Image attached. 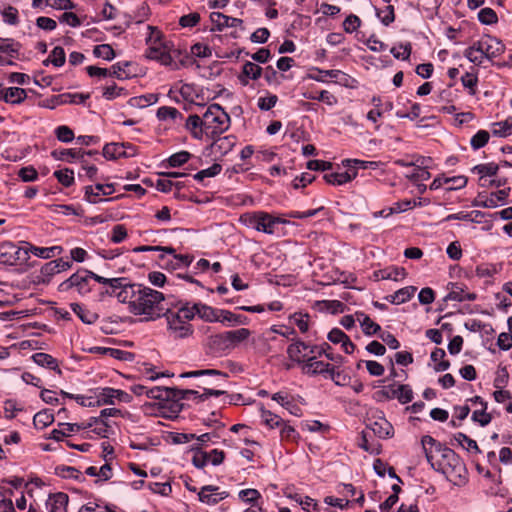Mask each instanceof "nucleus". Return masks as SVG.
Returning <instances> with one entry per match:
<instances>
[{
  "mask_svg": "<svg viewBox=\"0 0 512 512\" xmlns=\"http://www.w3.org/2000/svg\"><path fill=\"white\" fill-rule=\"evenodd\" d=\"M421 444L428 463L435 471L444 474L455 485L466 482L467 470L465 464L454 450L446 447L430 435L423 436Z\"/></svg>",
  "mask_w": 512,
  "mask_h": 512,
  "instance_id": "1",
  "label": "nucleus"
},
{
  "mask_svg": "<svg viewBox=\"0 0 512 512\" xmlns=\"http://www.w3.org/2000/svg\"><path fill=\"white\" fill-rule=\"evenodd\" d=\"M126 300L129 311L134 315H144L145 321L156 320L166 314L162 292L137 283H131L120 298Z\"/></svg>",
  "mask_w": 512,
  "mask_h": 512,
  "instance_id": "2",
  "label": "nucleus"
},
{
  "mask_svg": "<svg viewBox=\"0 0 512 512\" xmlns=\"http://www.w3.org/2000/svg\"><path fill=\"white\" fill-rule=\"evenodd\" d=\"M317 214L326 215V210L321 207L318 209H309L303 212L290 211L282 216H274L265 211H254L245 213L240 217V221L249 224H293L287 218L305 219Z\"/></svg>",
  "mask_w": 512,
  "mask_h": 512,
  "instance_id": "3",
  "label": "nucleus"
},
{
  "mask_svg": "<svg viewBox=\"0 0 512 512\" xmlns=\"http://www.w3.org/2000/svg\"><path fill=\"white\" fill-rule=\"evenodd\" d=\"M148 30L150 33L146 38L148 48L146 49L145 56L148 59L159 61L162 65L170 66L174 61L172 52H176L173 49L172 42L166 41L161 31L157 28L148 26Z\"/></svg>",
  "mask_w": 512,
  "mask_h": 512,
  "instance_id": "4",
  "label": "nucleus"
},
{
  "mask_svg": "<svg viewBox=\"0 0 512 512\" xmlns=\"http://www.w3.org/2000/svg\"><path fill=\"white\" fill-rule=\"evenodd\" d=\"M133 251L135 253L161 251L162 253L158 256L157 263L159 267L166 270H178L189 267L194 260L192 255L176 254V250L173 247L143 245L134 248Z\"/></svg>",
  "mask_w": 512,
  "mask_h": 512,
  "instance_id": "5",
  "label": "nucleus"
},
{
  "mask_svg": "<svg viewBox=\"0 0 512 512\" xmlns=\"http://www.w3.org/2000/svg\"><path fill=\"white\" fill-rule=\"evenodd\" d=\"M207 139H214L226 132L231 125L229 114L219 104H211L202 115Z\"/></svg>",
  "mask_w": 512,
  "mask_h": 512,
  "instance_id": "6",
  "label": "nucleus"
},
{
  "mask_svg": "<svg viewBox=\"0 0 512 512\" xmlns=\"http://www.w3.org/2000/svg\"><path fill=\"white\" fill-rule=\"evenodd\" d=\"M96 276L99 275L93 271L83 268L78 269L69 278L59 284L58 291L63 293L75 289L79 295L84 296L91 291L90 281H95Z\"/></svg>",
  "mask_w": 512,
  "mask_h": 512,
  "instance_id": "7",
  "label": "nucleus"
},
{
  "mask_svg": "<svg viewBox=\"0 0 512 512\" xmlns=\"http://www.w3.org/2000/svg\"><path fill=\"white\" fill-rule=\"evenodd\" d=\"M95 281L102 284L104 287L99 291V299L104 300L106 297H116L120 303H126L124 298L120 295L128 290L130 281L125 277L105 278L103 276H96Z\"/></svg>",
  "mask_w": 512,
  "mask_h": 512,
  "instance_id": "8",
  "label": "nucleus"
},
{
  "mask_svg": "<svg viewBox=\"0 0 512 512\" xmlns=\"http://www.w3.org/2000/svg\"><path fill=\"white\" fill-rule=\"evenodd\" d=\"M374 398L377 401L397 399L401 404H407L413 399V390L407 384H391L375 392Z\"/></svg>",
  "mask_w": 512,
  "mask_h": 512,
  "instance_id": "9",
  "label": "nucleus"
},
{
  "mask_svg": "<svg viewBox=\"0 0 512 512\" xmlns=\"http://www.w3.org/2000/svg\"><path fill=\"white\" fill-rule=\"evenodd\" d=\"M164 316L167 319L168 329L173 334L174 338H185L193 333L192 325L179 318L178 315L173 314L169 308H166V314Z\"/></svg>",
  "mask_w": 512,
  "mask_h": 512,
  "instance_id": "10",
  "label": "nucleus"
},
{
  "mask_svg": "<svg viewBox=\"0 0 512 512\" xmlns=\"http://www.w3.org/2000/svg\"><path fill=\"white\" fill-rule=\"evenodd\" d=\"M475 49L479 51L484 58L493 59L504 52V45L496 38L488 37L487 40L474 42Z\"/></svg>",
  "mask_w": 512,
  "mask_h": 512,
  "instance_id": "11",
  "label": "nucleus"
},
{
  "mask_svg": "<svg viewBox=\"0 0 512 512\" xmlns=\"http://www.w3.org/2000/svg\"><path fill=\"white\" fill-rule=\"evenodd\" d=\"M210 20L212 23L211 31H222L226 27L240 28L241 30H244L242 19L230 17L220 12L211 13Z\"/></svg>",
  "mask_w": 512,
  "mask_h": 512,
  "instance_id": "12",
  "label": "nucleus"
},
{
  "mask_svg": "<svg viewBox=\"0 0 512 512\" xmlns=\"http://www.w3.org/2000/svg\"><path fill=\"white\" fill-rule=\"evenodd\" d=\"M114 190L113 184H96L94 187L86 186L84 198L88 202L96 204L103 200L102 196L111 195Z\"/></svg>",
  "mask_w": 512,
  "mask_h": 512,
  "instance_id": "13",
  "label": "nucleus"
},
{
  "mask_svg": "<svg viewBox=\"0 0 512 512\" xmlns=\"http://www.w3.org/2000/svg\"><path fill=\"white\" fill-rule=\"evenodd\" d=\"M225 393H226L225 390L205 388L204 392L202 394H200L196 390L175 388V398H178V399H181V400H183V399H192L193 398V399H198L199 401H204L209 396H216V397H218V396L223 395Z\"/></svg>",
  "mask_w": 512,
  "mask_h": 512,
  "instance_id": "14",
  "label": "nucleus"
},
{
  "mask_svg": "<svg viewBox=\"0 0 512 512\" xmlns=\"http://www.w3.org/2000/svg\"><path fill=\"white\" fill-rule=\"evenodd\" d=\"M178 398H168L163 402H159V413L163 418L175 419L183 410L184 404Z\"/></svg>",
  "mask_w": 512,
  "mask_h": 512,
  "instance_id": "15",
  "label": "nucleus"
},
{
  "mask_svg": "<svg viewBox=\"0 0 512 512\" xmlns=\"http://www.w3.org/2000/svg\"><path fill=\"white\" fill-rule=\"evenodd\" d=\"M219 487L214 485H206L198 492L200 502L208 505H216L228 496L226 492H218Z\"/></svg>",
  "mask_w": 512,
  "mask_h": 512,
  "instance_id": "16",
  "label": "nucleus"
},
{
  "mask_svg": "<svg viewBox=\"0 0 512 512\" xmlns=\"http://www.w3.org/2000/svg\"><path fill=\"white\" fill-rule=\"evenodd\" d=\"M367 427L373 431L374 435L382 439L391 438L394 435V428L392 424L383 416H380L373 421L370 420Z\"/></svg>",
  "mask_w": 512,
  "mask_h": 512,
  "instance_id": "17",
  "label": "nucleus"
},
{
  "mask_svg": "<svg viewBox=\"0 0 512 512\" xmlns=\"http://www.w3.org/2000/svg\"><path fill=\"white\" fill-rule=\"evenodd\" d=\"M185 128L194 139L202 140L205 137L204 120L198 114H190L186 118Z\"/></svg>",
  "mask_w": 512,
  "mask_h": 512,
  "instance_id": "18",
  "label": "nucleus"
},
{
  "mask_svg": "<svg viewBox=\"0 0 512 512\" xmlns=\"http://www.w3.org/2000/svg\"><path fill=\"white\" fill-rule=\"evenodd\" d=\"M206 347L210 355H221L225 351L229 350L225 332L210 335L206 340Z\"/></svg>",
  "mask_w": 512,
  "mask_h": 512,
  "instance_id": "19",
  "label": "nucleus"
},
{
  "mask_svg": "<svg viewBox=\"0 0 512 512\" xmlns=\"http://www.w3.org/2000/svg\"><path fill=\"white\" fill-rule=\"evenodd\" d=\"M89 97V93H63L53 96L51 99L52 105L49 107L55 108L57 105L61 104H83Z\"/></svg>",
  "mask_w": 512,
  "mask_h": 512,
  "instance_id": "20",
  "label": "nucleus"
},
{
  "mask_svg": "<svg viewBox=\"0 0 512 512\" xmlns=\"http://www.w3.org/2000/svg\"><path fill=\"white\" fill-rule=\"evenodd\" d=\"M311 346L312 345L306 344L300 339L294 340V342L287 347V355L290 360L301 364L305 361V359H307L306 354H303V351L308 349L310 351Z\"/></svg>",
  "mask_w": 512,
  "mask_h": 512,
  "instance_id": "21",
  "label": "nucleus"
},
{
  "mask_svg": "<svg viewBox=\"0 0 512 512\" xmlns=\"http://www.w3.org/2000/svg\"><path fill=\"white\" fill-rule=\"evenodd\" d=\"M125 145L122 143H108L103 148V156L109 160H116L119 158L133 157V151L128 152L125 150Z\"/></svg>",
  "mask_w": 512,
  "mask_h": 512,
  "instance_id": "22",
  "label": "nucleus"
},
{
  "mask_svg": "<svg viewBox=\"0 0 512 512\" xmlns=\"http://www.w3.org/2000/svg\"><path fill=\"white\" fill-rule=\"evenodd\" d=\"M68 502V495L63 492H58L49 496L45 506L49 512H66Z\"/></svg>",
  "mask_w": 512,
  "mask_h": 512,
  "instance_id": "23",
  "label": "nucleus"
},
{
  "mask_svg": "<svg viewBox=\"0 0 512 512\" xmlns=\"http://www.w3.org/2000/svg\"><path fill=\"white\" fill-rule=\"evenodd\" d=\"M27 249L29 255L32 253L41 259H52L63 252V248L58 245L51 247H38L31 243H27Z\"/></svg>",
  "mask_w": 512,
  "mask_h": 512,
  "instance_id": "24",
  "label": "nucleus"
},
{
  "mask_svg": "<svg viewBox=\"0 0 512 512\" xmlns=\"http://www.w3.org/2000/svg\"><path fill=\"white\" fill-rule=\"evenodd\" d=\"M407 275L405 268L402 267H387L385 269H380L374 271L373 277L376 281L378 280H394L398 281L400 279H404Z\"/></svg>",
  "mask_w": 512,
  "mask_h": 512,
  "instance_id": "25",
  "label": "nucleus"
},
{
  "mask_svg": "<svg viewBox=\"0 0 512 512\" xmlns=\"http://www.w3.org/2000/svg\"><path fill=\"white\" fill-rule=\"evenodd\" d=\"M27 97V91L19 87H9L0 91V99L10 104H21Z\"/></svg>",
  "mask_w": 512,
  "mask_h": 512,
  "instance_id": "26",
  "label": "nucleus"
},
{
  "mask_svg": "<svg viewBox=\"0 0 512 512\" xmlns=\"http://www.w3.org/2000/svg\"><path fill=\"white\" fill-rule=\"evenodd\" d=\"M211 140V148L221 155H226L227 153H229L236 144V137L233 135H228L224 137H221L220 135Z\"/></svg>",
  "mask_w": 512,
  "mask_h": 512,
  "instance_id": "27",
  "label": "nucleus"
},
{
  "mask_svg": "<svg viewBox=\"0 0 512 512\" xmlns=\"http://www.w3.org/2000/svg\"><path fill=\"white\" fill-rule=\"evenodd\" d=\"M263 69L254 62L246 61L242 67L239 80L242 85H248V79L257 80L261 77Z\"/></svg>",
  "mask_w": 512,
  "mask_h": 512,
  "instance_id": "28",
  "label": "nucleus"
},
{
  "mask_svg": "<svg viewBox=\"0 0 512 512\" xmlns=\"http://www.w3.org/2000/svg\"><path fill=\"white\" fill-rule=\"evenodd\" d=\"M331 365L324 363L323 361L316 360V357H308L303 366L304 373L316 375V374H328Z\"/></svg>",
  "mask_w": 512,
  "mask_h": 512,
  "instance_id": "29",
  "label": "nucleus"
},
{
  "mask_svg": "<svg viewBox=\"0 0 512 512\" xmlns=\"http://www.w3.org/2000/svg\"><path fill=\"white\" fill-rule=\"evenodd\" d=\"M470 401L471 402H480V405H481L480 410H475L472 413V420L474 422L479 423V425L482 427L488 425L491 422L492 417L490 414L486 413L487 402H485L480 396H474L473 398L470 399Z\"/></svg>",
  "mask_w": 512,
  "mask_h": 512,
  "instance_id": "30",
  "label": "nucleus"
},
{
  "mask_svg": "<svg viewBox=\"0 0 512 512\" xmlns=\"http://www.w3.org/2000/svg\"><path fill=\"white\" fill-rule=\"evenodd\" d=\"M417 288L415 286H407L397 290L394 294L387 295L385 300L390 302L391 304L399 305L410 300Z\"/></svg>",
  "mask_w": 512,
  "mask_h": 512,
  "instance_id": "31",
  "label": "nucleus"
},
{
  "mask_svg": "<svg viewBox=\"0 0 512 512\" xmlns=\"http://www.w3.org/2000/svg\"><path fill=\"white\" fill-rule=\"evenodd\" d=\"M94 395L96 398V406L113 405L116 396V389L111 387H99L94 390Z\"/></svg>",
  "mask_w": 512,
  "mask_h": 512,
  "instance_id": "32",
  "label": "nucleus"
},
{
  "mask_svg": "<svg viewBox=\"0 0 512 512\" xmlns=\"http://www.w3.org/2000/svg\"><path fill=\"white\" fill-rule=\"evenodd\" d=\"M32 360L39 366L54 370L58 374L62 373L61 369L59 368L58 360L50 354L38 352L32 355Z\"/></svg>",
  "mask_w": 512,
  "mask_h": 512,
  "instance_id": "33",
  "label": "nucleus"
},
{
  "mask_svg": "<svg viewBox=\"0 0 512 512\" xmlns=\"http://www.w3.org/2000/svg\"><path fill=\"white\" fill-rule=\"evenodd\" d=\"M22 44L13 38L0 37V52L6 54L10 58H19V52Z\"/></svg>",
  "mask_w": 512,
  "mask_h": 512,
  "instance_id": "34",
  "label": "nucleus"
},
{
  "mask_svg": "<svg viewBox=\"0 0 512 512\" xmlns=\"http://www.w3.org/2000/svg\"><path fill=\"white\" fill-rule=\"evenodd\" d=\"M416 205L415 200H403L398 201L394 203L391 207L384 208L380 210L379 212L375 213L377 216L378 214L382 217H388L392 214H399L401 212L407 211L414 207Z\"/></svg>",
  "mask_w": 512,
  "mask_h": 512,
  "instance_id": "35",
  "label": "nucleus"
},
{
  "mask_svg": "<svg viewBox=\"0 0 512 512\" xmlns=\"http://www.w3.org/2000/svg\"><path fill=\"white\" fill-rule=\"evenodd\" d=\"M194 309H196L197 315L208 322H219L220 319V309H214L205 304H194Z\"/></svg>",
  "mask_w": 512,
  "mask_h": 512,
  "instance_id": "36",
  "label": "nucleus"
},
{
  "mask_svg": "<svg viewBox=\"0 0 512 512\" xmlns=\"http://www.w3.org/2000/svg\"><path fill=\"white\" fill-rule=\"evenodd\" d=\"M51 157L58 161L73 162L75 159H80L81 149H67L59 148L51 151Z\"/></svg>",
  "mask_w": 512,
  "mask_h": 512,
  "instance_id": "37",
  "label": "nucleus"
},
{
  "mask_svg": "<svg viewBox=\"0 0 512 512\" xmlns=\"http://www.w3.org/2000/svg\"><path fill=\"white\" fill-rule=\"evenodd\" d=\"M145 394L150 399L159 400V402H163L168 398H175V388L168 387H153L148 390H145Z\"/></svg>",
  "mask_w": 512,
  "mask_h": 512,
  "instance_id": "38",
  "label": "nucleus"
},
{
  "mask_svg": "<svg viewBox=\"0 0 512 512\" xmlns=\"http://www.w3.org/2000/svg\"><path fill=\"white\" fill-rule=\"evenodd\" d=\"M70 307L72 311L80 318L85 324H93L99 318L97 313H94L79 303H71Z\"/></svg>",
  "mask_w": 512,
  "mask_h": 512,
  "instance_id": "39",
  "label": "nucleus"
},
{
  "mask_svg": "<svg viewBox=\"0 0 512 512\" xmlns=\"http://www.w3.org/2000/svg\"><path fill=\"white\" fill-rule=\"evenodd\" d=\"M251 332L247 328H240L238 330H231L225 332V337L227 339V343L229 349L238 343L246 340L250 336Z\"/></svg>",
  "mask_w": 512,
  "mask_h": 512,
  "instance_id": "40",
  "label": "nucleus"
},
{
  "mask_svg": "<svg viewBox=\"0 0 512 512\" xmlns=\"http://www.w3.org/2000/svg\"><path fill=\"white\" fill-rule=\"evenodd\" d=\"M191 154L188 151H180L172 154L167 160H165L162 164L167 168H176L181 167L185 163L189 161L191 158Z\"/></svg>",
  "mask_w": 512,
  "mask_h": 512,
  "instance_id": "41",
  "label": "nucleus"
},
{
  "mask_svg": "<svg viewBox=\"0 0 512 512\" xmlns=\"http://www.w3.org/2000/svg\"><path fill=\"white\" fill-rule=\"evenodd\" d=\"M0 14L4 23L17 26L20 22L18 9L12 5H4L0 9Z\"/></svg>",
  "mask_w": 512,
  "mask_h": 512,
  "instance_id": "42",
  "label": "nucleus"
},
{
  "mask_svg": "<svg viewBox=\"0 0 512 512\" xmlns=\"http://www.w3.org/2000/svg\"><path fill=\"white\" fill-rule=\"evenodd\" d=\"M492 135L497 137H508L512 135V117H508L504 121L493 123Z\"/></svg>",
  "mask_w": 512,
  "mask_h": 512,
  "instance_id": "43",
  "label": "nucleus"
},
{
  "mask_svg": "<svg viewBox=\"0 0 512 512\" xmlns=\"http://www.w3.org/2000/svg\"><path fill=\"white\" fill-rule=\"evenodd\" d=\"M27 243L25 242V246L18 247L14 246V251L12 252L11 264L9 266H17L27 264L30 259V255L28 254Z\"/></svg>",
  "mask_w": 512,
  "mask_h": 512,
  "instance_id": "44",
  "label": "nucleus"
},
{
  "mask_svg": "<svg viewBox=\"0 0 512 512\" xmlns=\"http://www.w3.org/2000/svg\"><path fill=\"white\" fill-rule=\"evenodd\" d=\"M332 348L328 343H323L322 345H312L310 353L311 354H318L321 356L324 354L329 360L334 361L335 363H342L344 358L341 355H334L331 352Z\"/></svg>",
  "mask_w": 512,
  "mask_h": 512,
  "instance_id": "45",
  "label": "nucleus"
},
{
  "mask_svg": "<svg viewBox=\"0 0 512 512\" xmlns=\"http://www.w3.org/2000/svg\"><path fill=\"white\" fill-rule=\"evenodd\" d=\"M498 171L499 165L494 162L478 164L471 169L472 173L480 175V181L485 176H495Z\"/></svg>",
  "mask_w": 512,
  "mask_h": 512,
  "instance_id": "46",
  "label": "nucleus"
},
{
  "mask_svg": "<svg viewBox=\"0 0 512 512\" xmlns=\"http://www.w3.org/2000/svg\"><path fill=\"white\" fill-rule=\"evenodd\" d=\"M54 422V415L48 409H43L33 417V424L36 428H45Z\"/></svg>",
  "mask_w": 512,
  "mask_h": 512,
  "instance_id": "47",
  "label": "nucleus"
},
{
  "mask_svg": "<svg viewBox=\"0 0 512 512\" xmlns=\"http://www.w3.org/2000/svg\"><path fill=\"white\" fill-rule=\"evenodd\" d=\"M510 188L498 190L496 192H492L488 197H486L483 202L485 207H496L500 203H504L508 197Z\"/></svg>",
  "mask_w": 512,
  "mask_h": 512,
  "instance_id": "48",
  "label": "nucleus"
},
{
  "mask_svg": "<svg viewBox=\"0 0 512 512\" xmlns=\"http://www.w3.org/2000/svg\"><path fill=\"white\" fill-rule=\"evenodd\" d=\"M501 269V264L482 263L476 267L475 273L480 278L493 277L500 272Z\"/></svg>",
  "mask_w": 512,
  "mask_h": 512,
  "instance_id": "49",
  "label": "nucleus"
},
{
  "mask_svg": "<svg viewBox=\"0 0 512 512\" xmlns=\"http://www.w3.org/2000/svg\"><path fill=\"white\" fill-rule=\"evenodd\" d=\"M216 376L223 379H227L229 375L226 372H222L220 370L216 369H203V370H195V371H189L184 372L180 375L182 378H192V377H200V376Z\"/></svg>",
  "mask_w": 512,
  "mask_h": 512,
  "instance_id": "50",
  "label": "nucleus"
},
{
  "mask_svg": "<svg viewBox=\"0 0 512 512\" xmlns=\"http://www.w3.org/2000/svg\"><path fill=\"white\" fill-rule=\"evenodd\" d=\"M261 419L270 429L280 428L284 422L280 416L264 408L261 409Z\"/></svg>",
  "mask_w": 512,
  "mask_h": 512,
  "instance_id": "51",
  "label": "nucleus"
},
{
  "mask_svg": "<svg viewBox=\"0 0 512 512\" xmlns=\"http://www.w3.org/2000/svg\"><path fill=\"white\" fill-rule=\"evenodd\" d=\"M376 16L380 19L381 23L389 26L395 20V11L393 5H386L383 8H375Z\"/></svg>",
  "mask_w": 512,
  "mask_h": 512,
  "instance_id": "52",
  "label": "nucleus"
},
{
  "mask_svg": "<svg viewBox=\"0 0 512 512\" xmlns=\"http://www.w3.org/2000/svg\"><path fill=\"white\" fill-rule=\"evenodd\" d=\"M454 441H456L461 447L467 449L468 451H474L476 453H481L480 448L475 440L469 438L466 434L459 432L454 435Z\"/></svg>",
  "mask_w": 512,
  "mask_h": 512,
  "instance_id": "53",
  "label": "nucleus"
},
{
  "mask_svg": "<svg viewBox=\"0 0 512 512\" xmlns=\"http://www.w3.org/2000/svg\"><path fill=\"white\" fill-rule=\"evenodd\" d=\"M490 139V133L486 130H478L470 139L471 148L476 151L483 148Z\"/></svg>",
  "mask_w": 512,
  "mask_h": 512,
  "instance_id": "54",
  "label": "nucleus"
},
{
  "mask_svg": "<svg viewBox=\"0 0 512 512\" xmlns=\"http://www.w3.org/2000/svg\"><path fill=\"white\" fill-rule=\"evenodd\" d=\"M52 260L45 263L40 269V276L38 277V282L42 284H49L52 277L58 274L56 267L54 266Z\"/></svg>",
  "mask_w": 512,
  "mask_h": 512,
  "instance_id": "55",
  "label": "nucleus"
},
{
  "mask_svg": "<svg viewBox=\"0 0 512 512\" xmlns=\"http://www.w3.org/2000/svg\"><path fill=\"white\" fill-rule=\"evenodd\" d=\"M360 316L362 319L359 318V321L365 335L371 336L381 331L380 325L372 321L369 316L363 313Z\"/></svg>",
  "mask_w": 512,
  "mask_h": 512,
  "instance_id": "56",
  "label": "nucleus"
},
{
  "mask_svg": "<svg viewBox=\"0 0 512 512\" xmlns=\"http://www.w3.org/2000/svg\"><path fill=\"white\" fill-rule=\"evenodd\" d=\"M290 321L295 324L301 333H306L309 330L310 316L307 313L295 312L290 316Z\"/></svg>",
  "mask_w": 512,
  "mask_h": 512,
  "instance_id": "57",
  "label": "nucleus"
},
{
  "mask_svg": "<svg viewBox=\"0 0 512 512\" xmlns=\"http://www.w3.org/2000/svg\"><path fill=\"white\" fill-rule=\"evenodd\" d=\"M468 178L464 175L446 177L444 179L446 190H458L462 189L467 185Z\"/></svg>",
  "mask_w": 512,
  "mask_h": 512,
  "instance_id": "58",
  "label": "nucleus"
},
{
  "mask_svg": "<svg viewBox=\"0 0 512 512\" xmlns=\"http://www.w3.org/2000/svg\"><path fill=\"white\" fill-rule=\"evenodd\" d=\"M462 85L468 89V93L471 96H474L476 94V87L478 84V75L477 72H466L461 77Z\"/></svg>",
  "mask_w": 512,
  "mask_h": 512,
  "instance_id": "59",
  "label": "nucleus"
},
{
  "mask_svg": "<svg viewBox=\"0 0 512 512\" xmlns=\"http://www.w3.org/2000/svg\"><path fill=\"white\" fill-rule=\"evenodd\" d=\"M192 451H194V455L192 458V463L196 468H203L209 462L210 454L204 451L202 447H192Z\"/></svg>",
  "mask_w": 512,
  "mask_h": 512,
  "instance_id": "60",
  "label": "nucleus"
},
{
  "mask_svg": "<svg viewBox=\"0 0 512 512\" xmlns=\"http://www.w3.org/2000/svg\"><path fill=\"white\" fill-rule=\"evenodd\" d=\"M53 175L65 187H70L74 183V172L69 168L56 170Z\"/></svg>",
  "mask_w": 512,
  "mask_h": 512,
  "instance_id": "61",
  "label": "nucleus"
},
{
  "mask_svg": "<svg viewBox=\"0 0 512 512\" xmlns=\"http://www.w3.org/2000/svg\"><path fill=\"white\" fill-rule=\"evenodd\" d=\"M95 57L110 61L115 58L116 54L109 44L96 45L93 49Z\"/></svg>",
  "mask_w": 512,
  "mask_h": 512,
  "instance_id": "62",
  "label": "nucleus"
},
{
  "mask_svg": "<svg viewBox=\"0 0 512 512\" xmlns=\"http://www.w3.org/2000/svg\"><path fill=\"white\" fill-rule=\"evenodd\" d=\"M323 178L328 184H332V185H343V184L350 182L349 175L344 172L326 173L323 176Z\"/></svg>",
  "mask_w": 512,
  "mask_h": 512,
  "instance_id": "63",
  "label": "nucleus"
},
{
  "mask_svg": "<svg viewBox=\"0 0 512 512\" xmlns=\"http://www.w3.org/2000/svg\"><path fill=\"white\" fill-rule=\"evenodd\" d=\"M54 133L56 138L63 143H70L75 138L73 130L66 125L56 127Z\"/></svg>",
  "mask_w": 512,
  "mask_h": 512,
  "instance_id": "64",
  "label": "nucleus"
}]
</instances>
